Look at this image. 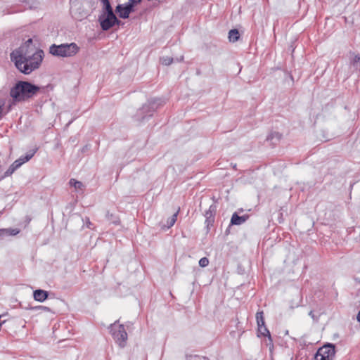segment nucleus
I'll return each mask as SVG.
<instances>
[{
    "instance_id": "f257e3e1",
    "label": "nucleus",
    "mask_w": 360,
    "mask_h": 360,
    "mask_svg": "<svg viewBox=\"0 0 360 360\" xmlns=\"http://www.w3.org/2000/svg\"><path fill=\"white\" fill-rule=\"evenodd\" d=\"M27 47V46H22L14 50L10 57L19 71L29 75L39 68L43 60L44 52L42 50H38L30 54L27 50H25Z\"/></svg>"
},
{
    "instance_id": "f03ea898",
    "label": "nucleus",
    "mask_w": 360,
    "mask_h": 360,
    "mask_svg": "<svg viewBox=\"0 0 360 360\" xmlns=\"http://www.w3.org/2000/svg\"><path fill=\"white\" fill-rule=\"evenodd\" d=\"M40 87L27 81H18L10 91L14 102L25 101L39 91Z\"/></svg>"
},
{
    "instance_id": "7ed1b4c3",
    "label": "nucleus",
    "mask_w": 360,
    "mask_h": 360,
    "mask_svg": "<svg viewBox=\"0 0 360 360\" xmlns=\"http://www.w3.org/2000/svg\"><path fill=\"white\" fill-rule=\"evenodd\" d=\"M79 51L77 44H61L60 45L52 44L49 47V53L57 57L68 58L76 55Z\"/></svg>"
},
{
    "instance_id": "20e7f679",
    "label": "nucleus",
    "mask_w": 360,
    "mask_h": 360,
    "mask_svg": "<svg viewBox=\"0 0 360 360\" xmlns=\"http://www.w3.org/2000/svg\"><path fill=\"white\" fill-rule=\"evenodd\" d=\"M118 321H115L110 326V332L118 345L123 348L125 347L127 340V333L124 328V325H117Z\"/></svg>"
},
{
    "instance_id": "39448f33",
    "label": "nucleus",
    "mask_w": 360,
    "mask_h": 360,
    "mask_svg": "<svg viewBox=\"0 0 360 360\" xmlns=\"http://www.w3.org/2000/svg\"><path fill=\"white\" fill-rule=\"evenodd\" d=\"M98 21L100 22L101 27L103 31L109 30L114 25H120L122 22L117 19L113 11L102 13V14L98 17Z\"/></svg>"
},
{
    "instance_id": "423d86ee",
    "label": "nucleus",
    "mask_w": 360,
    "mask_h": 360,
    "mask_svg": "<svg viewBox=\"0 0 360 360\" xmlns=\"http://www.w3.org/2000/svg\"><path fill=\"white\" fill-rule=\"evenodd\" d=\"M335 354V345L328 343L319 348L315 355L316 360H333Z\"/></svg>"
},
{
    "instance_id": "0eeeda50",
    "label": "nucleus",
    "mask_w": 360,
    "mask_h": 360,
    "mask_svg": "<svg viewBox=\"0 0 360 360\" xmlns=\"http://www.w3.org/2000/svg\"><path fill=\"white\" fill-rule=\"evenodd\" d=\"M37 148L28 151L25 156H21L20 158L13 162V163L9 167L7 171L5 172L4 176L11 175L17 169H18L22 165L28 162L35 154Z\"/></svg>"
},
{
    "instance_id": "6e6552de",
    "label": "nucleus",
    "mask_w": 360,
    "mask_h": 360,
    "mask_svg": "<svg viewBox=\"0 0 360 360\" xmlns=\"http://www.w3.org/2000/svg\"><path fill=\"white\" fill-rule=\"evenodd\" d=\"M37 148L28 151L25 156H21L20 158L13 162V163L9 167L7 171L5 172L4 176L11 175L17 169H18L22 165L28 162L35 154Z\"/></svg>"
},
{
    "instance_id": "1a4fd4ad",
    "label": "nucleus",
    "mask_w": 360,
    "mask_h": 360,
    "mask_svg": "<svg viewBox=\"0 0 360 360\" xmlns=\"http://www.w3.org/2000/svg\"><path fill=\"white\" fill-rule=\"evenodd\" d=\"M157 101H150L148 103L145 104L143 107L139 109L136 115V118L138 121H143L146 117L152 116L153 112L155 108L158 107L156 104Z\"/></svg>"
},
{
    "instance_id": "9d476101",
    "label": "nucleus",
    "mask_w": 360,
    "mask_h": 360,
    "mask_svg": "<svg viewBox=\"0 0 360 360\" xmlns=\"http://www.w3.org/2000/svg\"><path fill=\"white\" fill-rule=\"evenodd\" d=\"M217 207L214 205H211L209 207V210H207L205 213V223L207 224V226H212L214 221V215L216 213Z\"/></svg>"
},
{
    "instance_id": "9b49d317",
    "label": "nucleus",
    "mask_w": 360,
    "mask_h": 360,
    "mask_svg": "<svg viewBox=\"0 0 360 360\" xmlns=\"http://www.w3.org/2000/svg\"><path fill=\"white\" fill-rule=\"evenodd\" d=\"M116 12L118 13L120 18H128L130 13L132 11L126 6L125 4H118L115 9Z\"/></svg>"
},
{
    "instance_id": "f8f14e48",
    "label": "nucleus",
    "mask_w": 360,
    "mask_h": 360,
    "mask_svg": "<svg viewBox=\"0 0 360 360\" xmlns=\"http://www.w3.org/2000/svg\"><path fill=\"white\" fill-rule=\"evenodd\" d=\"M49 296V292L46 290L38 289L34 291L33 297L36 301L42 302L45 301Z\"/></svg>"
},
{
    "instance_id": "ddd939ff",
    "label": "nucleus",
    "mask_w": 360,
    "mask_h": 360,
    "mask_svg": "<svg viewBox=\"0 0 360 360\" xmlns=\"http://www.w3.org/2000/svg\"><path fill=\"white\" fill-rule=\"evenodd\" d=\"M282 134L278 131H271L266 137V141L271 145H276L281 139Z\"/></svg>"
},
{
    "instance_id": "4468645a",
    "label": "nucleus",
    "mask_w": 360,
    "mask_h": 360,
    "mask_svg": "<svg viewBox=\"0 0 360 360\" xmlns=\"http://www.w3.org/2000/svg\"><path fill=\"white\" fill-rule=\"evenodd\" d=\"M248 219V216L243 215V216H239L237 214V213H233L231 219V224L233 225H240L243 224Z\"/></svg>"
},
{
    "instance_id": "2eb2a0df",
    "label": "nucleus",
    "mask_w": 360,
    "mask_h": 360,
    "mask_svg": "<svg viewBox=\"0 0 360 360\" xmlns=\"http://www.w3.org/2000/svg\"><path fill=\"white\" fill-rule=\"evenodd\" d=\"M20 233V229H0V238L7 236H15Z\"/></svg>"
},
{
    "instance_id": "dca6fc26",
    "label": "nucleus",
    "mask_w": 360,
    "mask_h": 360,
    "mask_svg": "<svg viewBox=\"0 0 360 360\" xmlns=\"http://www.w3.org/2000/svg\"><path fill=\"white\" fill-rule=\"evenodd\" d=\"M179 211H180V207L178 208L177 211L172 216H171L169 218H168V219L167 221V224H164L162 227L167 228V229H169L170 227H172L175 224V222L177 219V216H178Z\"/></svg>"
},
{
    "instance_id": "f3484780",
    "label": "nucleus",
    "mask_w": 360,
    "mask_h": 360,
    "mask_svg": "<svg viewBox=\"0 0 360 360\" xmlns=\"http://www.w3.org/2000/svg\"><path fill=\"white\" fill-rule=\"evenodd\" d=\"M69 184L71 186H73L77 191H83L84 190V184L81 181H77L75 179H71Z\"/></svg>"
},
{
    "instance_id": "a211bd4d",
    "label": "nucleus",
    "mask_w": 360,
    "mask_h": 360,
    "mask_svg": "<svg viewBox=\"0 0 360 360\" xmlns=\"http://www.w3.org/2000/svg\"><path fill=\"white\" fill-rule=\"evenodd\" d=\"M239 37H240V34H239V32L238 30L233 29L229 31V39L230 41L236 42V41L238 40Z\"/></svg>"
},
{
    "instance_id": "6ab92c4d",
    "label": "nucleus",
    "mask_w": 360,
    "mask_h": 360,
    "mask_svg": "<svg viewBox=\"0 0 360 360\" xmlns=\"http://www.w3.org/2000/svg\"><path fill=\"white\" fill-rule=\"evenodd\" d=\"M350 64L355 70H360V56L359 55H355L353 58L351 59Z\"/></svg>"
},
{
    "instance_id": "aec40b11",
    "label": "nucleus",
    "mask_w": 360,
    "mask_h": 360,
    "mask_svg": "<svg viewBox=\"0 0 360 360\" xmlns=\"http://www.w3.org/2000/svg\"><path fill=\"white\" fill-rule=\"evenodd\" d=\"M256 320L257 326L265 325L264 312L262 311H257L256 314Z\"/></svg>"
},
{
    "instance_id": "412c9836",
    "label": "nucleus",
    "mask_w": 360,
    "mask_h": 360,
    "mask_svg": "<svg viewBox=\"0 0 360 360\" xmlns=\"http://www.w3.org/2000/svg\"><path fill=\"white\" fill-rule=\"evenodd\" d=\"M103 4L102 13H108L113 11L109 0H101Z\"/></svg>"
},
{
    "instance_id": "4be33fe9",
    "label": "nucleus",
    "mask_w": 360,
    "mask_h": 360,
    "mask_svg": "<svg viewBox=\"0 0 360 360\" xmlns=\"http://www.w3.org/2000/svg\"><path fill=\"white\" fill-rule=\"evenodd\" d=\"M141 0H129L126 4V6L129 8L131 11H134V6L141 2Z\"/></svg>"
},
{
    "instance_id": "5701e85b",
    "label": "nucleus",
    "mask_w": 360,
    "mask_h": 360,
    "mask_svg": "<svg viewBox=\"0 0 360 360\" xmlns=\"http://www.w3.org/2000/svg\"><path fill=\"white\" fill-rule=\"evenodd\" d=\"M258 327V332L263 336H269L270 337V333L265 325L257 326Z\"/></svg>"
},
{
    "instance_id": "b1692460",
    "label": "nucleus",
    "mask_w": 360,
    "mask_h": 360,
    "mask_svg": "<svg viewBox=\"0 0 360 360\" xmlns=\"http://www.w3.org/2000/svg\"><path fill=\"white\" fill-rule=\"evenodd\" d=\"M174 59L169 56H164L160 58V62L164 65H169L172 63Z\"/></svg>"
},
{
    "instance_id": "393cba45",
    "label": "nucleus",
    "mask_w": 360,
    "mask_h": 360,
    "mask_svg": "<svg viewBox=\"0 0 360 360\" xmlns=\"http://www.w3.org/2000/svg\"><path fill=\"white\" fill-rule=\"evenodd\" d=\"M209 264V259L207 257H202L199 260V265L201 267H206Z\"/></svg>"
},
{
    "instance_id": "a878e982",
    "label": "nucleus",
    "mask_w": 360,
    "mask_h": 360,
    "mask_svg": "<svg viewBox=\"0 0 360 360\" xmlns=\"http://www.w3.org/2000/svg\"><path fill=\"white\" fill-rule=\"evenodd\" d=\"M6 104V101L5 99L4 98H0V120L4 116V113H3V111H4V107Z\"/></svg>"
},
{
    "instance_id": "bb28decb",
    "label": "nucleus",
    "mask_w": 360,
    "mask_h": 360,
    "mask_svg": "<svg viewBox=\"0 0 360 360\" xmlns=\"http://www.w3.org/2000/svg\"><path fill=\"white\" fill-rule=\"evenodd\" d=\"M309 315L316 321H318V318L317 317H315V315L314 314V311H310L309 312Z\"/></svg>"
},
{
    "instance_id": "cd10ccee",
    "label": "nucleus",
    "mask_w": 360,
    "mask_h": 360,
    "mask_svg": "<svg viewBox=\"0 0 360 360\" xmlns=\"http://www.w3.org/2000/svg\"><path fill=\"white\" fill-rule=\"evenodd\" d=\"M184 59L183 56H181L179 59H177L178 61H182Z\"/></svg>"
},
{
    "instance_id": "c85d7f7f",
    "label": "nucleus",
    "mask_w": 360,
    "mask_h": 360,
    "mask_svg": "<svg viewBox=\"0 0 360 360\" xmlns=\"http://www.w3.org/2000/svg\"><path fill=\"white\" fill-rule=\"evenodd\" d=\"M32 40L31 39H28V40L27 41V43H32Z\"/></svg>"
}]
</instances>
